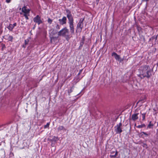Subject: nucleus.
<instances>
[{
  "label": "nucleus",
  "mask_w": 158,
  "mask_h": 158,
  "mask_svg": "<svg viewBox=\"0 0 158 158\" xmlns=\"http://www.w3.org/2000/svg\"><path fill=\"white\" fill-rule=\"evenodd\" d=\"M156 65L157 66H158V63Z\"/></svg>",
  "instance_id": "37"
},
{
  "label": "nucleus",
  "mask_w": 158,
  "mask_h": 158,
  "mask_svg": "<svg viewBox=\"0 0 158 158\" xmlns=\"http://www.w3.org/2000/svg\"><path fill=\"white\" fill-rule=\"evenodd\" d=\"M1 142H0V145H1Z\"/></svg>",
  "instance_id": "38"
},
{
  "label": "nucleus",
  "mask_w": 158,
  "mask_h": 158,
  "mask_svg": "<svg viewBox=\"0 0 158 158\" xmlns=\"http://www.w3.org/2000/svg\"><path fill=\"white\" fill-rule=\"evenodd\" d=\"M69 30L66 27H65L58 32V35L64 37L66 40L68 41L72 36L69 35Z\"/></svg>",
  "instance_id": "3"
},
{
  "label": "nucleus",
  "mask_w": 158,
  "mask_h": 158,
  "mask_svg": "<svg viewBox=\"0 0 158 158\" xmlns=\"http://www.w3.org/2000/svg\"><path fill=\"white\" fill-rule=\"evenodd\" d=\"M33 21L38 25L42 23L43 22L41 19V17L39 15H37L33 19Z\"/></svg>",
  "instance_id": "6"
},
{
  "label": "nucleus",
  "mask_w": 158,
  "mask_h": 158,
  "mask_svg": "<svg viewBox=\"0 0 158 158\" xmlns=\"http://www.w3.org/2000/svg\"><path fill=\"white\" fill-rule=\"evenodd\" d=\"M14 27H13L12 24H10L9 26L7 27V28L10 31H12Z\"/></svg>",
  "instance_id": "13"
},
{
  "label": "nucleus",
  "mask_w": 158,
  "mask_h": 158,
  "mask_svg": "<svg viewBox=\"0 0 158 158\" xmlns=\"http://www.w3.org/2000/svg\"><path fill=\"white\" fill-rule=\"evenodd\" d=\"M141 114L142 117V120L144 121L145 120V115L146 114V113H141V112H140Z\"/></svg>",
  "instance_id": "16"
},
{
  "label": "nucleus",
  "mask_w": 158,
  "mask_h": 158,
  "mask_svg": "<svg viewBox=\"0 0 158 158\" xmlns=\"http://www.w3.org/2000/svg\"><path fill=\"white\" fill-rule=\"evenodd\" d=\"M85 40V37L84 36L82 37V39L81 40L80 43V45L81 46H82L84 44V41Z\"/></svg>",
  "instance_id": "12"
},
{
  "label": "nucleus",
  "mask_w": 158,
  "mask_h": 158,
  "mask_svg": "<svg viewBox=\"0 0 158 158\" xmlns=\"http://www.w3.org/2000/svg\"><path fill=\"white\" fill-rule=\"evenodd\" d=\"M145 126H146L145 125V124H143L141 125H139L137 127L138 128H142L143 127H145Z\"/></svg>",
  "instance_id": "18"
},
{
  "label": "nucleus",
  "mask_w": 158,
  "mask_h": 158,
  "mask_svg": "<svg viewBox=\"0 0 158 158\" xmlns=\"http://www.w3.org/2000/svg\"><path fill=\"white\" fill-rule=\"evenodd\" d=\"M13 39V37L12 36L9 35L7 39V40L9 41H12Z\"/></svg>",
  "instance_id": "19"
},
{
  "label": "nucleus",
  "mask_w": 158,
  "mask_h": 158,
  "mask_svg": "<svg viewBox=\"0 0 158 158\" xmlns=\"http://www.w3.org/2000/svg\"><path fill=\"white\" fill-rule=\"evenodd\" d=\"M122 124L121 122L119 123L115 127V131L116 133L120 134L123 131L122 130Z\"/></svg>",
  "instance_id": "5"
},
{
  "label": "nucleus",
  "mask_w": 158,
  "mask_h": 158,
  "mask_svg": "<svg viewBox=\"0 0 158 158\" xmlns=\"http://www.w3.org/2000/svg\"><path fill=\"white\" fill-rule=\"evenodd\" d=\"M154 125L153 124L151 123V121H150L149 122V123L148 126V128H152V127Z\"/></svg>",
  "instance_id": "15"
},
{
  "label": "nucleus",
  "mask_w": 158,
  "mask_h": 158,
  "mask_svg": "<svg viewBox=\"0 0 158 158\" xmlns=\"http://www.w3.org/2000/svg\"><path fill=\"white\" fill-rule=\"evenodd\" d=\"M82 69H81V70H80L79 73L78 74V75H79V74H80L82 72Z\"/></svg>",
  "instance_id": "28"
},
{
  "label": "nucleus",
  "mask_w": 158,
  "mask_h": 158,
  "mask_svg": "<svg viewBox=\"0 0 158 158\" xmlns=\"http://www.w3.org/2000/svg\"><path fill=\"white\" fill-rule=\"evenodd\" d=\"M142 133L143 134H144V135H145L147 136L148 135V134H147L145 132H142Z\"/></svg>",
  "instance_id": "27"
},
{
  "label": "nucleus",
  "mask_w": 158,
  "mask_h": 158,
  "mask_svg": "<svg viewBox=\"0 0 158 158\" xmlns=\"http://www.w3.org/2000/svg\"><path fill=\"white\" fill-rule=\"evenodd\" d=\"M149 0H142V1H146V2H148V1Z\"/></svg>",
  "instance_id": "33"
},
{
  "label": "nucleus",
  "mask_w": 158,
  "mask_h": 158,
  "mask_svg": "<svg viewBox=\"0 0 158 158\" xmlns=\"http://www.w3.org/2000/svg\"><path fill=\"white\" fill-rule=\"evenodd\" d=\"M112 56H114L115 58L117 60H119L120 59V57L119 55H118L117 53L115 52H113L112 54Z\"/></svg>",
  "instance_id": "10"
},
{
  "label": "nucleus",
  "mask_w": 158,
  "mask_h": 158,
  "mask_svg": "<svg viewBox=\"0 0 158 158\" xmlns=\"http://www.w3.org/2000/svg\"><path fill=\"white\" fill-rule=\"evenodd\" d=\"M30 10L29 9H27L26 6H23L22 8V12L24 13V14H29Z\"/></svg>",
  "instance_id": "9"
},
{
  "label": "nucleus",
  "mask_w": 158,
  "mask_h": 158,
  "mask_svg": "<svg viewBox=\"0 0 158 158\" xmlns=\"http://www.w3.org/2000/svg\"><path fill=\"white\" fill-rule=\"evenodd\" d=\"M84 18L80 19L79 23L77 24V29L76 30L77 32V31L80 32H81L82 29L83 27L84 23L83 22L84 20Z\"/></svg>",
  "instance_id": "4"
},
{
  "label": "nucleus",
  "mask_w": 158,
  "mask_h": 158,
  "mask_svg": "<svg viewBox=\"0 0 158 158\" xmlns=\"http://www.w3.org/2000/svg\"><path fill=\"white\" fill-rule=\"evenodd\" d=\"M20 15H22V14H23L21 12H20Z\"/></svg>",
  "instance_id": "36"
},
{
  "label": "nucleus",
  "mask_w": 158,
  "mask_h": 158,
  "mask_svg": "<svg viewBox=\"0 0 158 158\" xmlns=\"http://www.w3.org/2000/svg\"><path fill=\"white\" fill-rule=\"evenodd\" d=\"M67 17L68 19L69 23L70 30L72 34L74 33V27L73 24V19L71 14V11L68 9H66Z\"/></svg>",
  "instance_id": "2"
},
{
  "label": "nucleus",
  "mask_w": 158,
  "mask_h": 158,
  "mask_svg": "<svg viewBox=\"0 0 158 158\" xmlns=\"http://www.w3.org/2000/svg\"><path fill=\"white\" fill-rule=\"evenodd\" d=\"M138 30H140V28H138Z\"/></svg>",
  "instance_id": "34"
},
{
  "label": "nucleus",
  "mask_w": 158,
  "mask_h": 158,
  "mask_svg": "<svg viewBox=\"0 0 158 158\" xmlns=\"http://www.w3.org/2000/svg\"><path fill=\"white\" fill-rule=\"evenodd\" d=\"M56 29L59 30L60 29V26L58 23H57L56 26Z\"/></svg>",
  "instance_id": "21"
},
{
  "label": "nucleus",
  "mask_w": 158,
  "mask_h": 158,
  "mask_svg": "<svg viewBox=\"0 0 158 158\" xmlns=\"http://www.w3.org/2000/svg\"><path fill=\"white\" fill-rule=\"evenodd\" d=\"M67 18L66 17L64 16L62 19H59V21L60 25H63L66 23Z\"/></svg>",
  "instance_id": "7"
},
{
  "label": "nucleus",
  "mask_w": 158,
  "mask_h": 158,
  "mask_svg": "<svg viewBox=\"0 0 158 158\" xmlns=\"http://www.w3.org/2000/svg\"><path fill=\"white\" fill-rule=\"evenodd\" d=\"M29 42V40L27 39L25 40V45H27L28 44Z\"/></svg>",
  "instance_id": "24"
},
{
  "label": "nucleus",
  "mask_w": 158,
  "mask_h": 158,
  "mask_svg": "<svg viewBox=\"0 0 158 158\" xmlns=\"http://www.w3.org/2000/svg\"><path fill=\"white\" fill-rule=\"evenodd\" d=\"M72 88H73L71 87L70 89H69L68 90V94H69V95L70 93H71L73 91Z\"/></svg>",
  "instance_id": "22"
},
{
  "label": "nucleus",
  "mask_w": 158,
  "mask_h": 158,
  "mask_svg": "<svg viewBox=\"0 0 158 158\" xmlns=\"http://www.w3.org/2000/svg\"><path fill=\"white\" fill-rule=\"evenodd\" d=\"M58 131H61L62 130H66V129L64 128L63 126H60L58 128Z\"/></svg>",
  "instance_id": "14"
},
{
  "label": "nucleus",
  "mask_w": 158,
  "mask_h": 158,
  "mask_svg": "<svg viewBox=\"0 0 158 158\" xmlns=\"http://www.w3.org/2000/svg\"><path fill=\"white\" fill-rule=\"evenodd\" d=\"M11 0H6V2L7 3H9Z\"/></svg>",
  "instance_id": "30"
},
{
  "label": "nucleus",
  "mask_w": 158,
  "mask_h": 158,
  "mask_svg": "<svg viewBox=\"0 0 158 158\" xmlns=\"http://www.w3.org/2000/svg\"><path fill=\"white\" fill-rule=\"evenodd\" d=\"M26 45H25V44H24L23 45V47L25 48L26 47Z\"/></svg>",
  "instance_id": "32"
},
{
  "label": "nucleus",
  "mask_w": 158,
  "mask_h": 158,
  "mask_svg": "<svg viewBox=\"0 0 158 158\" xmlns=\"http://www.w3.org/2000/svg\"><path fill=\"white\" fill-rule=\"evenodd\" d=\"M139 113H135L133 114L131 116V119H130V120H132L133 121H135L138 119V116L139 114Z\"/></svg>",
  "instance_id": "8"
},
{
  "label": "nucleus",
  "mask_w": 158,
  "mask_h": 158,
  "mask_svg": "<svg viewBox=\"0 0 158 158\" xmlns=\"http://www.w3.org/2000/svg\"><path fill=\"white\" fill-rule=\"evenodd\" d=\"M143 147L144 148H147L148 147L147 145L145 143L143 144Z\"/></svg>",
  "instance_id": "25"
},
{
  "label": "nucleus",
  "mask_w": 158,
  "mask_h": 158,
  "mask_svg": "<svg viewBox=\"0 0 158 158\" xmlns=\"http://www.w3.org/2000/svg\"><path fill=\"white\" fill-rule=\"evenodd\" d=\"M23 15L25 17L27 20H28L29 19L28 16L29 15V14H23Z\"/></svg>",
  "instance_id": "17"
},
{
  "label": "nucleus",
  "mask_w": 158,
  "mask_h": 158,
  "mask_svg": "<svg viewBox=\"0 0 158 158\" xmlns=\"http://www.w3.org/2000/svg\"><path fill=\"white\" fill-rule=\"evenodd\" d=\"M111 153L112 154L110 156L111 157L114 158L116 157L118 154V152L117 151H112L111 152Z\"/></svg>",
  "instance_id": "11"
},
{
  "label": "nucleus",
  "mask_w": 158,
  "mask_h": 158,
  "mask_svg": "<svg viewBox=\"0 0 158 158\" xmlns=\"http://www.w3.org/2000/svg\"><path fill=\"white\" fill-rule=\"evenodd\" d=\"M157 35L156 36V37H155L154 36H153L150 39V40H153V39H155V40H156L157 39Z\"/></svg>",
  "instance_id": "23"
},
{
  "label": "nucleus",
  "mask_w": 158,
  "mask_h": 158,
  "mask_svg": "<svg viewBox=\"0 0 158 158\" xmlns=\"http://www.w3.org/2000/svg\"><path fill=\"white\" fill-rule=\"evenodd\" d=\"M56 37H52V39L54 40V39H56Z\"/></svg>",
  "instance_id": "31"
},
{
  "label": "nucleus",
  "mask_w": 158,
  "mask_h": 158,
  "mask_svg": "<svg viewBox=\"0 0 158 158\" xmlns=\"http://www.w3.org/2000/svg\"><path fill=\"white\" fill-rule=\"evenodd\" d=\"M138 30H140V28H138Z\"/></svg>",
  "instance_id": "35"
},
{
  "label": "nucleus",
  "mask_w": 158,
  "mask_h": 158,
  "mask_svg": "<svg viewBox=\"0 0 158 158\" xmlns=\"http://www.w3.org/2000/svg\"><path fill=\"white\" fill-rule=\"evenodd\" d=\"M149 66L145 65L143 66L142 69L140 72V74L139 76L141 78H143L144 77H147L148 78H150L152 76V73L148 68Z\"/></svg>",
  "instance_id": "1"
},
{
  "label": "nucleus",
  "mask_w": 158,
  "mask_h": 158,
  "mask_svg": "<svg viewBox=\"0 0 158 158\" xmlns=\"http://www.w3.org/2000/svg\"><path fill=\"white\" fill-rule=\"evenodd\" d=\"M12 25H13V27H15L16 26L17 23H14L13 24H12Z\"/></svg>",
  "instance_id": "29"
},
{
  "label": "nucleus",
  "mask_w": 158,
  "mask_h": 158,
  "mask_svg": "<svg viewBox=\"0 0 158 158\" xmlns=\"http://www.w3.org/2000/svg\"><path fill=\"white\" fill-rule=\"evenodd\" d=\"M49 125V124L48 123L46 125L44 126V127L45 128L47 127H48Z\"/></svg>",
  "instance_id": "26"
},
{
  "label": "nucleus",
  "mask_w": 158,
  "mask_h": 158,
  "mask_svg": "<svg viewBox=\"0 0 158 158\" xmlns=\"http://www.w3.org/2000/svg\"><path fill=\"white\" fill-rule=\"evenodd\" d=\"M52 20L50 18H48V22L50 24H52Z\"/></svg>",
  "instance_id": "20"
}]
</instances>
